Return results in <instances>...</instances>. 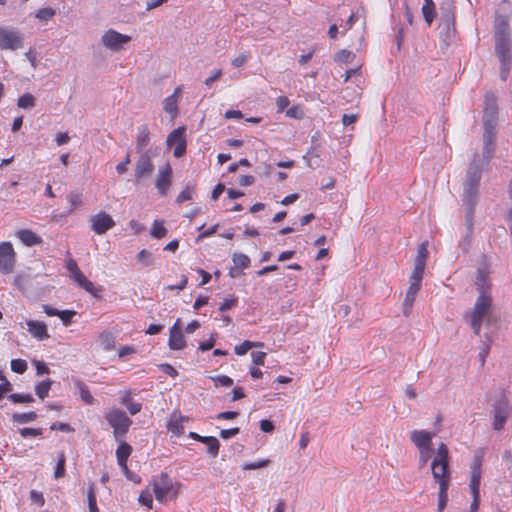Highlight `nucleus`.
Returning <instances> with one entry per match:
<instances>
[{
    "mask_svg": "<svg viewBox=\"0 0 512 512\" xmlns=\"http://www.w3.org/2000/svg\"><path fill=\"white\" fill-rule=\"evenodd\" d=\"M130 155L127 154V156L125 157V159L118 163L117 166H116V170L119 174H124L126 171H127V166L128 164L130 163Z\"/></svg>",
    "mask_w": 512,
    "mask_h": 512,
    "instance_id": "69168bd1",
    "label": "nucleus"
},
{
    "mask_svg": "<svg viewBox=\"0 0 512 512\" xmlns=\"http://www.w3.org/2000/svg\"><path fill=\"white\" fill-rule=\"evenodd\" d=\"M66 268L70 272L71 277L78 283L80 287L84 288L87 292H93L94 284L81 273L77 263L73 259H69L67 261Z\"/></svg>",
    "mask_w": 512,
    "mask_h": 512,
    "instance_id": "ddd939ff",
    "label": "nucleus"
},
{
    "mask_svg": "<svg viewBox=\"0 0 512 512\" xmlns=\"http://www.w3.org/2000/svg\"><path fill=\"white\" fill-rule=\"evenodd\" d=\"M353 57L354 55L351 51L343 49L335 54L334 60L340 63H348Z\"/></svg>",
    "mask_w": 512,
    "mask_h": 512,
    "instance_id": "37998d69",
    "label": "nucleus"
},
{
    "mask_svg": "<svg viewBox=\"0 0 512 512\" xmlns=\"http://www.w3.org/2000/svg\"><path fill=\"white\" fill-rule=\"evenodd\" d=\"M99 343L105 351H111L115 346V336L109 331H103L99 335Z\"/></svg>",
    "mask_w": 512,
    "mask_h": 512,
    "instance_id": "a878e982",
    "label": "nucleus"
},
{
    "mask_svg": "<svg viewBox=\"0 0 512 512\" xmlns=\"http://www.w3.org/2000/svg\"><path fill=\"white\" fill-rule=\"evenodd\" d=\"M139 502L147 508H152L153 498L149 492H142L139 496Z\"/></svg>",
    "mask_w": 512,
    "mask_h": 512,
    "instance_id": "603ef678",
    "label": "nucleus"
},
{
    "mask_svg": "<svg viewBox=\"0 0 512 512\" xmlns=\"http://www.w3.org/2000/svg\"><path fill=\"white\" fill-rule=\"evenodd\" d=\"M19 433L24 438H27L30 436L36 437V436L42 435V430L38 429V428H22L19 430Z\"/></svg>",
    "mask_w": 512,
    "mask_h": 512,
    "instance_id": "8fccbe9b",
    "label": "nucleus"
},
{
    "mask_svg": "<svg viewBox=\"0 0 512 512\" xmlns=\"http://www.w3.org/2000/svg\"><path fill=\"white\" fill-rule=\"evenodd\" d=\"M492 305L491 294L478 295L473 310L470 314V326L478 335L481 331L482 322L488 316Z\"/></svg>",
    "mask_w": 512,
    "mask_h": 512,
    "instance_id": "20e7f679",
    "label": "nucleus"
},
{
    "mask_svg": "<svg viewBox=\"0 0 512 512\" xmlns=\"http://www.w3.org/2000/svg\"><path fill=\"white\" fill-rule=\"evenodd\" d=\"M131 41V36L122 34L114 29H108L101 36L102 45L112 51L119 52Z\"/></svg>",
    "mask_w": 512,
    "mask_h": 512,
    "instance_id": "423d86ee",
    "label": "nucleus"
},
{
    "mask_svg": "<svg viewBox=\"0 0 512 512\" xmlns=\"http://www.w3.org/2000/svg\"><path fill=\"white\" fill-rule=\"evenodd\" d=\"M262 346H263V343H261V342H252V341L246 340L242 344L235 346L234 351L237 355H244L250 349H252L254 347H262Z\"/></svg>",
    "mask_w": 512,
    "mask_h": 512,
    "instance_id": "f704fd0d",
    "label": "nucleus"
},
{
    "mask_svg": "<svg viewBox=\"0 0 512 512\" xmlns=\"http://www.w3.org/2000/svg\"><path fill=\"white\" fill-rule=\"evenodd\" d=\"M490 342H491V340L488 339V343H483L482 347L480 348L479 354H478L480 365L482 367L485 365L486 358L489 355V351H490V344L489 343Z\"/></svg>",
    "mask_w": 512,
    "mask_h": 512,
    "instance_id": "49530a36",
    "label": "nucleus"
},
{
    "mask_svg": "<svg viewBox=\"0 0 512 512\" xmlns=\"http://www.w3.org/2000/svg\"><path fill=\"white\" fill-rule=\"evenodd\" d=\"M11 370L18 374H23L27 370V363L22 359H13L11 361Z\"/></svg>",
    "mask_w": 512,
    "mask_h": 512,
    "instance_id": "c03bdc74",
    "label": "nucleus"
},
{
    "mask_svg": "<svg viewBox=\"0 0 512 512\" xmlns=\"http://www.w3.org/2000/svg\"><path fill=\"white\" fill-rule=\"evenodd\" d=\"M15 266V251L10 242L0 243V272L11 273Z\"/></svg>",
    "mask_w": 512,
    "mask_h": 512,
    "instance_id": "9d476101",
    "label": "nucleus"
},
{
    "mask_svg": "<svg viewBox=\"0 0 512 512\" xmlns=\"http://www.w3.org/2000/svg\"><path fill=\"white\" fill-rule=\"evenodd\" d=\"M67 201L70 203L71 209L73 210L81 204V196L76 193H70L67 196Z\"/></svg>",
    "mask_w": 512,
    "mask_h": 512,
    "instance_id": "13d9d810",
    "label": "nucleus"
},
{
    "mask_svg": "<svg viewBox=\"0 0 512 512\" xmlns=\"http://www.w3.org/2000/svg\"><path fill=\"white\" fill-rule=\"evenodd\" d=\"M17 105L23 109L32 108L35 105V98L32 94L25 93L19 97Z\"/></svg>",
    "mask_w": 512,
    "mask_h": 512,
    "instance_id": "4c0bfd02",
    "label": "nucleus"
},
{
    "mask_svg": "<svg viewBox=\"0 0 512 512\" xmlns=\"http://www.w3.org/2000/svg\"><path fill=\"white\" fill-rule=\"evenodd\" d=\"M410 285L406 291L405 299L403 301V314L409 316L416 299L417 293L421 288V281L409 279Z\"/></svg>",
    "mask_w": 512,
    "mask_h": 512,
    "instance_id": "4468645a",
    "label": "nucleus"
},
{
    "mask_svg": "<svg viewBox=\"0 0 512 512\" xmlns=\"http://www.w3.org/2000/svg\"><path fill=\"white\" fill-rule=\"evenodd\" d=\"M498 119L496 98L492 93H486L483 110V159H474L467 170L464 181L463 202L467 207L466 221L472 225L474 207L477 203L478 186L481 179V171L494 154V140Z\"/></svg>",
    "mask_w": 512,
    "mask_h": 512,
    "instance_id": "f257e3e1",
    "label": "nucleus"
},
{
    "mask_svg": "<svg viewBox=\"0 0 512 512\" xmlns=\"http://www.w3.org/2000/svg\"><path fill=\"white\" fill-rule=\"evenodd\" d=\"M80 396H81V399L86 404H89V405L93 404L94 398H93V396L91 395V393L89 392V390L85 386H82L80 388Z\"/></svg>",
    "mask_w": 512,
    "mask_h": 512,
    "instance_id": "5fc2aeb1",
    "label": "nucleus"
},
{
    "mask_svg": "<svg viewBox=\"0 0 512 512\" xmlns=\"http://www.w3.org/2000/svg\"><path fill=\"white\" fill-rule=\"evenodd\" d=\"M75 315V311L73 310H62L60 315L58 316L64 325H69L71 318Z\"/></svg>",
    "mask_w": 512,
    "mask_h": 512,
    "instance_id": "052dcab7",
    "label": "nucleus"
},
{
    "mask_svg": "<svg viewBox=\"0 0 512 512\" xmlns=\"http://www.w3.org/2000/svg\"><path fill=\"white\" fill-rule=\"evenodd\" d=\"M239 433V428L223 429L220 432V436L223 439H230Z\"/></svg>",
    "mask_w": 512,
    "mask_h": 512,
    "instance_id": "0e129e2a",
    "label": "nucleus"
},
{
    "mask_svg": "<svg viewBox=\"0 0 512 512\" xmlns=\"http://www.w3.org/2000/svg\"><path fill=\"white\" fill-rule=\"evenodd\" d=\"M207 447V453L211 457H216L219 452L220 443L217 438L213 436H206L203 438V442Z\"/></svg>",
    "mask_w": 512,
    "mask_h": 512,
    "instance_id": "bb28decb",
    "label": "nucleus"
},
{
    "mask_svg": "<svg viewBox=\"0 0 512 512\" xmlns=\"http://www.w3.org/2000/svg\"><path fill=\"white\" fill-rule=\"evenodd\" d=\"M481 481V471H478L477 468H471V479L469 485H479Z\"/></svg>",
    "mask_w": 512,
    "mask_h": 512,
    "instance_id": "e2e57ef3",
    "label": "nucleus"
},
{
    "mask_svg": "<svg viewBox=\"0 0 512 512\" xmlns=\"http://www.w3.org/2000/svg\"><path fill=\"white\" fill-rule=\"evenodd\" d=\"M105 419L113 428L116 441H120L126 435L132 424V420L120 409L109 410L105 415Z\"/></svg>",
    "mask_w": 512,
    "mask_h": 512,
    "instance_id": "39448f33",
    "label": "nucleus"
},
{
    "mask_svg": "<svg viewBox=\"0 0 512 512\" xmlns=\"http://www.w3.org/2000/svg\"><path fill=\"white\" fill-rule=\"evenodd\" d=\"M56 15V10L51 7H46L39 9L35 18H37L41 23L46 24L49 20H51Z\"/></svg>",
    "mask_w": 512,
    "mask_h": 512,
    "instance_id": "c756f323",
    "label": "nucleus"
},
{
    "mask_svg": "<svg viewBox=\"0 0 512 512\" xmlns=\"http://www.w3.org/2000/svg\"><path fill=\"white\" fill-rule=\"evenodd\" d=\"M90 223L92 230L98 235L105 234L108 230L115 226V221L113 218L103 211L92 216Z\"/></svg>",
    "mask_w": 512,
    "mask_h": 512,
    "instance_id": "9b49d317",
    "label": "nucleus"
},
{
    "mask_svg": "<svg viewBox=\"0 0 512 512\" xmlns=\"http://www.w3.org/2000/svg\"><path fill=\"white\" fill-rule=\"evenodd\" d=\"M34 364H35L36 371H37L38 375L50 373L49 368L46 366V364L44 362L35 361Z\"/></svg>",
    "mask_w": 512,
    "mask_h": 512,
    "instance_id": "774afa93",
    "label": "nucleus"
},
{
    "mask_svg": "<svg viewBox=\"0 0 512 512\" xmlns=\"http://www.w3.org/2000/svg\"><path fill=\"white\" fill-rule=\"evenodd\" d=\"M87 503L89 507V512H99V509L97 507L96 489L94 483H89L87 490Z\"/></svg>",
    "mask_w": 512,
    "mask_h": 512,
    "instance_id": "cd10ccee",
    "label": "nucleus"
},
{
    "mask_svg": "<svg viewBox=\"0 0 512 512\" xmlns=\"http://www.w3.org/2000/svg\"><path fill=\"white\" fill-rule=\"evenodd\" d=\"M448 488L449 486H445V485H441V487H439V492H438V510H440V512H443L446 505H447V501H448V495H447V491H448Z\"/></svg>",
    "mask_w": 512,
    "mask_h": 512,
    "instance_id": "58836bf2",
    "label": "nucleus"
},
{
    "mask_svg": "<svg viewBox=\"0 0 512 512\" xmlns=\"http://www.w3.org/2000/svg\"><path fill=\"white\" fill-rule=\"evenodd\" d=\"M168 345L172 350H181L186 346V340L184 334L182 333L179 319L170 328Z\"/></svg>",
    "mask_w": 512,
    "mask_h": 512,
    "instance_id": "dca6fc26",
    "label": "nucleus"
},
{
    "mask_svg": "<svg viewBox=\"0 0 512 512\" xmlns=\"http://www.w3.org/2000/svg\"><path fill=\"white\" fill-rule=\"evenodd\" d=\"M266 353L261 351H256L251 353L252 361L256 365H264Z\"/></svg>",
    "mask_w": 512,
    "mask_h": 512,
    "instance_id": "680f3d73",
    "label": "nucleus"
},
{
    "mask_svg": "<svg viewBox=\"0 0 512 512\" xmlns=\"http://www.w3.org/2000/svg\"><path fill=\"white\" fill-rule=\"evenodd\" d=\"M475 286L478 295L491 294V283L486 269L477 270Z\"/></svg>",
    "mask_w": 512,
    "mask_h": 512,
    "instance_id": "aec40b11",
    "label": "nucleus"
},
{
    "mask_svg": "<svg viewBox=\"0 0 512 512\" xmlns=\"http://www.w3.org/2000/svg\"><path fill=\"white\" fill-rule=\"evenodd\" d=\"M51 385H52V381L49 379L36 384L35 392H36L37 396L40 399H44L45 397H47L48 393L51 389Z\"/></svg>",
    "mask_w": 512,
    "mask_h": 512,
    "instance_id": "c9c22d12",
    "label": "nucleus"
},
{
    "mask_svg": "<svg viewBox=\"0 0 512 512\" xmlns=\"http://www.w3.org/2000/svg\"><path fill=\"white\" fill-rule=\"evenodd\" d=\"M448 448L444 443H441L437 448V453L431 463V471L434 480L441 485L449 486V456Z\"/></svg>",
    "mask_w": 512,
    "mask_h": 512,
    "instance_id": "7ed1b4c3",
    "label": "nucleus"
},
{
    "mask_svg": "<svg viewBox=\"0 0 512 512\" xmlns=\"http://www.w3.org/2000/svg\"><path fill=\"white\" fill-rule=\"evenodd\" d=\"M8 399L13 403H31L34 401V398L30 394H10Z\"/></svg>",
    "mask_w": 512,
    "mask_h": 512,
    "instance_id": "79ce46f5",
    "label": "nucleus"
},
{
    "mask_svg": "<svg viewBox=\"0 0 512 512\" xmlns=\"http://www.w3.org/2000/svg\"><path fill=\"white\" fill-rule=\"evenodd\" d=\"M65 462V455L61 453L58 457V462L54 472V476L56 479L62 478L65 475Z\"/></svg>",
    "mask_w": 512,
    "mask_h": 512,
    "instance_id": "a19ab883",
    "label": "nucleus"
},
{
    "mask_svg": "<svg viewBox=\"0 0 512 512\" xmlns=\"http://www.w3.org/2000/svg\"><path fill=\"white\" fill-rule=\"evenodd\" d=\"M428 244L427 242H423L419 245L417 250V256L415 259L427 260L428 257Z\"/></svg>",
    "mask_w": 512,
    "mask_h": 512,
    "instance_id": "6e6d98bb",
    "label": "nucleus"
},
{
    "mask_svg": "<svg viewBox=\"0 0 512 512\" xmlns=\"http://www.w3.org/2000/svg\"><path fill=\"white\" fill-rule=\"evenodd\" d=\"M269 462H270L269 460L264 459V460H259V461L252 462V463H245L242 466V468H243V470L260 469V468L268 466Z\"/></svg>",
    "mask_w": 512,
    "mask_h": 512,
    "instance_id": "de8ad7c7",
    "label": "nucleus"
},
{
    "mask_svg": "<svg viewBox=\"0 0 512 512\" xmlns=\"http://www.w3.org/2000/svg\"><path fill=\"white\" fill-rule=\"evenodd\" d=\"M304 113L300 106H293L286 111V116L292 119H301Z\"/></svg>",
    "mask_w": 512,
    "mask_h": 512,
    "instance_id": "09e8293b",
    "label": "nucleus"
},
{
    "mask_svg": "<svg viewBox=\"0 0 512 512\" xmlns=\"http://www.w3.org/2000/svg\"><path fill=\"white\" fill-rule=\"evenodd\" d=\"M2 383L0 384V400L5 393L11 392L13 389L12 384L3 376Z\"/></svg>",
    "mask_w": 512,
    "mask_h": 512,
    "instance_id": "bf43d9fd",
    "label": "nucleus"
},
{
    "mask_svg": "<svg viewBox=\"0 0 512 512\" xmlns=\"http://www.w3.org/2000/svg\"><path fill=\"white\" fill-rule=\"evenodd\" d=\"M136 258L143 266H150L154 261L153 254L146 249L141 250Z\"/></svg>",
    "mask_w": 512,
    "mask_h": 512,
    "instance_id": "ea45409f",
    "label": "nucleus"
},
{
    "mask_svg": "<svg viewBox=\"0 0 512 512\" xmlns=\"http://www.w3.org/2000/svg\"><path fill=\"white\" fill-rule=\"evenodd\" d=\"M26 325L28 332L37 340L41 341L49 338L47 326L44 322L28 320Z\"/></svg>",
    "mask_w": 512,
    "mask_h": 512,
    "instance_id": "a211bd4d",
    "label": "nucleus"
},
{
    "mask_svg": "<svg viewBox=\"0 0 512 512\" xmlns=\"http://www.w3.org/2000/svg\"><path fill=\"white\" fill-rule=\"evenodd\" d=\"M171 175L172 168L170 164H166L162 168L159 169L158 175L156 178L155 186L160 193V195H165L171 185Z\"/></svg>",
    "mask_w": 512,
    "mask_h": 512,
    "instance_id": "2eb2a0df",
    "label": "nucleus"
},
{
    "mask_svg": "<svg viewBox=\"0 0 512 512\" xmlns=\"http://www.w3.org/2000/svg\"><path fill=\"white\" fill-rule=\"evenodd\" d=\"M153 493L157 501L165 503L175 495L172 480L166 473H161L158 479L153 481Z\"/></svg>",
    "mask_w": 512,
    "mask_h": 512,
    "instance_id": "6e6552de",
    "label": "nucleus"
},
{
    "mask_svg": "<svg viewBox=\"0 0 512 512\" xmlns=\"http://www.w3.org/2000/svg\"><path fill=\"white\" fill-rule=\"evenodd\" d=\"M167 428L169 431H171L173 434L175 435H181L183 432H184V427H183V418L181 416L179 417H175V418H172L168 425H167Z\"/></svg>",
    "mask_w": 512,
    "mask_h": 512,
    "instance_id": "473e14b6",
    "label": "nucleus"
},
{
    "mask_svg": "<svg viewBox=\"0 0 512 512\" xmlns=\"http://www.w3.org/2000/svg\"><path fill=\"white\" fill-rule=\"evenodd\" d=\"M130 391H125L120 399V403L124 405L131 415H136L142 409V404L134 402L130 397Z\"/></svg>",
    "mask_w": 512,
    "mask_h": 512,
    "instance_id": "b1692460",
    "label": "nucleus"
},
{
    "mask_svg": "<svg viewBox=\"0 0 512 512\" xmlns=\"http://www.w3.org/2000/svg\"><path fill=\"white\" fill-rule=\"evenodd\" d=\"M167 233V229L164 227L163 222L155 220L152 224L150 234L156 239L163 238Z\"/></svg>",
    "mask_w": 512,
    "mask_h": 512,
    "instance_id": "e433bc0d",
    "label": "nucleus"
},
{
    "mask_svg": "<svg viewBox=\"0 0 512 512\" xmlns=\"http://www.w3.org/2000/svg\"><path fill=\"white\" fill-rule=\"evenodd\" d=\"M236 304H237L236 297L227 298L221 303L219 310L221 312L227 311V310L231 309L232 307H234Z\"/></svg>",
    "mask_w": 512,
    "mask_h": 512,
    "instance_id": "864d4df0",
    "label": "nucleus"
},
{
    "mask_svg": "<svg viewBox=\"0 0 512 512\" xmlns=\"http://www.w3.org/2000/svg\"><path fill=\"white\" fill-rule=\"evenodd\" d=\"M425 266L426 260L415 259L414 269L410 276V279L422 282Z\"/></svg>",
    "mask_w": 512,
    "mask_h": 512,
    "instance_id": "c85d7f7f",
    "label": "nucleus"
},
{
    "mask_svg": "<svg viewBox=\"0 0 512 512\" xmlns=\"http://www.w3.org/2000/svg\"><path fill=\"white\" fill-rule=\"evenodd\" d=\"M185 131V127H178L174 129L167 137L166 143L168 147L175 146L173 154L176 158L182 157L186 152Z\"/></svg>",
    "mask_w": 512,
    "mask_h": 512,
    "instance_id": "1a4fd4ad",
    "label": "nucleus"
},
{
    "mask_svg": "<svg viewBox=\"0 0 512 512\" xmlns=\"http://www.w3.org/2000/svg\"><path fill=\"white\" fill-rule=\"evenodd\" d=\"M422 13L425 21L430 25L435 17L434 3L432 0H426L422 7Z\"/></svg>",
    "mask_w": 512,
    "mask_h": 512,
    "instance_id": "72a5a7b5",
    "label": "nucleus"
},
{
    "mask_svg": "<svg viewBox=\"0 0 512 512\" xmlns=\"http://www.w3.org/2000/svg\"><path fill=\"white\" fill-rule=\"evenodd\" d=\"M290 104V100L286 96H279L276 100L277 111H284Z\"/></svg>",
    "mask_w": 512,
    "mask_h": 512,
    "instance_id": "4d7b16f0",
    "label": "nucleus"
},
{
    "mask_svg": "<svg viewBox=\"0 0 512 512\" xmlns=\"http://www.w3.org/2000/svg\"><path fill=\"white\" fill-rule=\"evenodd\" d=\"M216 386L230 387L233 385V379L226 375H219L213 378Z\"/></svg>",
    "mask_w": 512,
    "mask_h": 512,
    "instance_id": "a18cd8bd",
    "label": "nucleus"
},
{
    "mask_svg": "<svg viewBox=\"0 0 512 512\" xmlns=\"http://www.w3.org/2000/svg\"><path fill=\"white\" fill-rule=\"evenodd\" d=\"M23 35L15 28L0 26V49L17 50L23 47Z\"/></svg>",
    "mask_w": 512,
    "mask_h": 512,
    "instance_id": "0eeeda50",
    "label": "nucleus"
},
{
    "mask_svg": "<svg viewBox=\"0 0 512 512\" xmlns=\"http://www.w3.org/2000/svg\"><path fill=\"white\" fill-rule=\"evenodd\" d=\"M508 411L507 404H500L494 411V429L501 430L507 420Z\"/></svg>",
    "mask_w": 512,
    "mask_h": 512,
    "instance_id": "5701e85b",
    "label": "nucleus"
},
{
    "mask_svg": "<svg viewBox=\"0 0 512 512\" xmlns=\"http://www.w3.org/2000/svg\"><path fill=\"white\" fill-rule=\"evenodd\" d=\"M16 237L28 247L42 243V238L29 229H21L16 232Z\"/></svg>",
    "mask_w": 512,
    "mask_h": 512,
    "instance_id": "412c9836",
    "label": "nucleus"
},
{
    "mask_svg": "<svg viewBox=\"0 0 512 512\" xmlns=\"http://www.w3.org/2000/svg\"><path fill=\"white\" fill-rule=\"evenodd\" d=\"M37 414L34 411L25 412V413H14L12 416V420L18 424H25L36 420Z\"/></svg>",
    "mask_w": 512,
    "mask_h": 512,
    "instance_id": "7c9ffc66",
    "label": "nucleus"
},
{
    "mask_svg": "<svg viewBox=\"0 0 512 512\" xmlns=\"http://www.w3.org/2000/svg\"><path fill=\"white\" fill-rule=\"evenodd\" d=\"M154 170V165L151 160V152L145 150L141 153L135 166V177L140 180L144 177H148Z\"/></svg>",
    "mask_w": 512,
    "mask_h": 512,
    "instance_id": "f8f14e48",
    "label": "nucleus"
},
{
    "mask_svg": "<svg viewBox=\"0 0 512 512\" xmlns=\"http://www.w3.org/2000/svg\"><path fill=\"white\" fill-rule=\"evenodd\" d=\"M119 443L117 449H116V458L117 462H127L129 456L132 452V447L124 442L122 439L120 441H117Z\"/></svg>",
    "mask_w": 512,
    "mask_h": 512,
    "instance_id": "393cba45",
    "label": "nucleus"
},
{
    "mask_svg": "<svg viewBox=\"0 0 512 512\" xmlns=\"http://www.w3.org/2000/svg\"><path fill=\"white\" fill-rule=\"evenodd\" d=\"M432 448L419 449V461L421 467L425 466L431 457Z\"/></svg>",
    "mask_w": 512,
    "mask_h": 512,
    "instance_id": "3c124183",
    "label": "nucleus"
},
{
    "mask_svg": "<svg viewBox=\"0 0 512 512\" xmlns=\"http://www.w3.org/2000/svg\"><path fill=\"white\" fill-rule=\"evenodd\" d=\"M434 434L425 430H414L410 433L411 441L419 449L432 448V438Z\"/></svg>",
    "mask_w": 512,
    "mask_h": 512,
    "instance_id": "f3484780",
    "label": "nucleus"
},
{
    "mask_svg": "<svg viewBox=\"0 0 512 512\" xmlns=\"http://www.w3.org/2000/svg\"><path fill=\"white\" fill-rule=\"evenodd\" d=\"M150 142V131L147 125H140L137 128L136 135V150L139 153L144 152V149L148 146Z\"/></svg>",
    "mask_w": 512,
    "mask_h": 512,
    "instance_id": "4be33fe9",
    "label": "nucleus"
},
{
    "mask_svg": "<svg viewBox=\"0 0 512 512\" xmlns=\"http://www.w3.org/2000/svg\"><path fill=\"white\" fill-rule=\"evenodd\" d=\"M181 95H182V88L177 87L172 95H170L164 99V102H163L164 107L163 108L173 118L178 113V103L181 99Z\"/></svg>",
    "mask_w": 512,
    "mask_h": 512,
    "instance_id": "6ab92c4d",
    "label": "nucleus"
},
{
    "mask_svg": "<svg viewBox=\"0 0 512 512\" xmlns=\"http://www.w3.org/2000/svg\"><path fill=\"white\" fill-rule=\"evenodd\" d=\"M249 56L247 54H240L232 60V65L234 67H241L248 60Z\"/></svg>",
    "mask_w": 512,
    "mask_h": 512,
    "instance_id": "338daca9",
    "label": "nucleus"
},
{
    "mask_svg": "<svg viewBox=\"0 0 512 512\" xmlns=\"http://www.w3.org/2000/svg\"><path fill=\"white\" fill-rule=\"evenodd\" d=\"M494 38L495 54L500 61V77L505 81L512 65V41L507 17L499 15L495 18Z\"/></svg>",
    "mask_w": 512,
    "mask_h": 512,
    "instance_id": "f03ea898",
    "label": "nucleus"
},
{
    "mask_svg": "<svg viewBox=\"0 0 512 512\" xmlns=\"http://www.w3.org/2000/svg\"><path fill=\"white\" fill-rule=\"evenodd\" d=\"M232 261L236 268L238 269H246L250 266V258L243 253H234L232 256Z\"/></svg>",
    "mask_w": 512,
    "mask_h": 512,
    "instance_id": "2f4dec72",
    "label": "nucleus"
}]
</instances>
